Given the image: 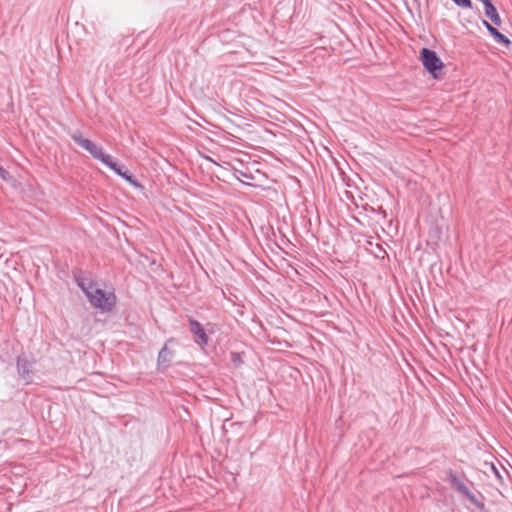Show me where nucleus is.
Wrapping results in <instances>:
<instances>
[{
    "mask_svg": "<svg viewBox=\"0 0 512 512\" xmlns=\"http://www.w3.org/2000/svg\"><path fill=\"white\" fill-rule=\"evenodd\" d=\"M459 489L464 491V490H466V487L461 485V486H459Z\"/></svg>",
    "mask_w": 512,
    "mask_h": 512,
    "instance_id": "nucleus-15",
    "label": "nucleus"
},
{
    "mask_svg": "<svg viewBox=\"0 0 512 512\" xmlns=\"http://www.w3.org/2000/svg\"><path fill=\"white\" fill-rule=\"evenodd\" d=\"M232 361H233L234 363L238 362V361H239V356H238V355H236V354H232Z\"/></svg>",
    "mask_w": 512,
    "mask_h": 512,
    "instance_id": "nucleus-14",
    "label": "nucleus"
},
{
    "mask_svg": "<svg viewBox=\"0 0 512 512\" xmlns=\"http://www.w3.org/2000/svg\"><path fill=\"white\" fill-rule=\"evenodd\" d=\"M168 354L167 347L164 346L161 351L159 352V360H165L166 356Z\"/></svg>",
    "mask_w": 512,
    "mask_h": 512,
    "instance_id": "nucleus-13",
    "label": "nucleus"
},
{
    "mask_svg": "<svg viewBox=\"0 0 512 512\" xmlns=\"http://www.w3.org/2000/svg\"><path fill=\"white\" fill-rule=\"evenodd\" d=\"M77 283L94 307L102 311H110L114 307L116 299L113 292L100 289L87 278H77Z\"/></svg>",
    "mask_w": 512,
    "mask_h": 512,
    "instance_id": "nucleus-1",
    "label": "nucleus"
},
{
    "mask_svg": "<svg viewBox=\"0 0 512 512\" xmlns=\"http://www.w3.org/2000/svg\"><path fill=\"white\" fill-rule=\"evenodd\" d=\"M420 58L425 69L434 77H437V71L443 67V62L437 56L436 52L423 48L420 52Z\"/></svg>",
    "mask_w": 512,
    "mask_h": 512,
    "instance_id": "nucleus-4",
    "label": "nucleus"
},
{
    "mask_svg": "<svg viewBox=\"0 0 512 512\" xmlns=\"http://www.w3.org/2000/svg\"><path fill=\"white\" fill-rule=\"evenodd\" d=\"M17 365L19 373L22 375V377L24 379H28L32 363L25 356H20L18 357Z\"/></svg>",
    "mask_w": 512,
    "mask_h": 512,
    "instance_id": "nucleus-8",
    "label": "nucleus"
},
{
    "mask_svg": "<svg viewBox=\"0 0 512 512\" xmlns=\"http://www.w3.org/2000/svg\"><path fill=\"white\" fill-rule=\"evenodd\" d=\"M485 15L491 20V22L497 26L501 25V18L491 1L485 2Z\"/></svg>",
    "mask_w": 512,
    "mask_h": 512,
    "instance_id": "nucleus-6",
    "label": "nucleus"
},
{
    "mask_svg": "<svg viewBox=\"0 0 512 512\" xmlns=\"http://www.w3.org/2000/svg\"><path fill=\"white\" fill-rule=\"evenodd\" d=\"M104 165L108 166L110 169H112L115 173H117L119 176L123 175L124 170L122 166H118L112 159V157L109 155V161L107 163H103Z\"/></svg>",
    "mask_w": 512,
    "mask_h": 512,
    "instance_id": "nucleus-9",
    "label": "nucleus"
},
{
    "mask_svg": "<svg viewBox=\"0 0 512 512\" xmlns=\"http://www.w3.org/2000/svg\"><path fill=\"white\" fill-rule=\"evenodd\" d=\"M190 330L195 337V342L201 347L205 346L208 342V337L201 324L196 320H190Z\"/></svg>",
    "mask_w": 512,
    "mask_h": 512,
    "instance_id": "nucleus-5",
    "label": "nucleus"
},
{
    "mask_svg": "<svg viewBox=\"0 0 512 512\" xmlns=\"http://www.w3.org/2000/svg\"><path fill=\"white\" fill-rule=\"evenodd\" d=\"M73 141L81 148L91 154V156L102 163L109 161V154L104 153L103 148L88 138H85L78 130L70 132Z\"/></svg>",
    "mask_w": 512,
    "mask_h": 512,
    "instance_id": "nucleus-2",
    "label": "nucleus"
},
{
    "mask_svg": "<svg viewBox=\"0 0 512 512\" xmlns=\"http://www.w3.org/2000/svg\"><path fill=\"white\" fill-rule=\"evenodd\" d=\"M483 24L485 25V27L487 28V30L490 32V34L494 37V39L498 42V43H502V44H505V45H509L510 44V41L509 39L503 35L502 33H500L495 27H493L489 22H487L486 20L483 21Z\"/></svg>",
    "mask_w": 512,
    "mask_h": 512,
    "instance_id": "nucleus-7",
    "label": "nucleus"
},
{
    "mask_svg": "<svg viewBox=\"0 0 512 512\" xmlns=\"http://www.w3.org/2000/svg\"><path fill=\"white\" fill-rule=\"evenodd\" d=\"M125 180L130 182L133 185H137L136 182L132 179V176L127 173V171H124L123 175H121Z\"/></svg>",
    "mask_w": 512,
    "mask_h": 512,
    "instance_id": "nucleus-12",
    "label": "nucleus"
},
{
    "mask_svg": "<svg viewBox=\"0 0 512 512\" xmlns=\"http://www.w3.org/2000/svg\"><path fill=\"white\" fill-rule=\"evenodd\" d=\"M458 6L471 8V0H453Z\"/></svg>",
    "mask_w": 512,
    "mask_h": 512,
    "instance_id": "nucleus-10",
    "label": "nucleus"
},
{
    "mask_svg": "<svg viewBox=\"0 0 512 512\" xmlns=\"http://www.w3.org/2000/svg\"><path fill=\"white\" fill-rule=\"evenodd\" d=\"M73 141L81 148L91 154V156L102 163L109 161V154L104 153L103 148L88 138H85L78 130L70 132Z\"/></svg>",
    "mask_w": 512,
    "mask_h": 512,
    "instance_id": "nucleus-3",
    "label": "nucleus"
},
{
    "mask_svg": "<svg viewBox=\"0 0 512 512\" xmlns=\"http://www.w3.org/2000/svg\"><path fill=\"white\" fill-rule=\"evenodd\" d=\"M0 178H2L5 181H9L10 180L9 173L6 170H4L2 167H0Z\"/></svg>",
    "mask_w": 512,
    "mask_h": 512,
    "instance_id": "nucleus-11",
    "label": "nucleus"
}]
</instances>
